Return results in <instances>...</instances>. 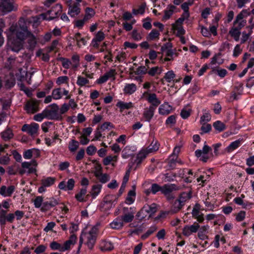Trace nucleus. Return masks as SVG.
Returning <instances> with one entry per match:
<instances>
[{
  "label": "nucleus",
  "instance_id": "nucleus-8",
  "mask_svg": "<svg viewBox=\"0 0 254 254\" xmlns=\"http://www.w3.org/2000/svg\"><path fill=\"white\" fill-rule=\"evenodd\" d=\"M80 4L78 2H75L73 4H68V14L71 17H75L80 13Z\"/></svg>",
  "mask_w": 254,
  "mask_h": 254
},
{
  "label": "nucleus",
  "instance_id": "nucleus-4",
  "mask_svg": "<svg viewBox=\"0 0 254 254\" xmlns=\"http://www.w3.org/2000/svg\"><path fill=\"white\" fill-rule=\"evenodd\" d=\"M157 210V204L152 203L151 205H145L137 213L136 216L137 217H141L140 220H142L144 216H141L144 214V212H146L150 214V215L154 214Z\"/></svg>",
  "mask_w": 254,
  "mask_h": 254
},
{
  "label": "nucleus",
  "instance_id": "nucleus-37",
  "mask_svg": "<svg viewBox=\"0 0 254 254\" xmlns=\"http://www.w3.org/2000/svg\"><path fill=\"white\" fill-rule=\"evenodd\" d=\"M172 28L174 30H177V36H180L185 33V30L182 26H178L176 24H172Z\"/></svg>",
  "mask_w": 254,
  "mask_h": 254
},
{
  "label": "nucleus",
  "instance_id": "nucleus-20",
  "mask_svg": "<svg viewBox=\"0 0 254 254\" xmlns=\"http://www.w3.org/2000/svg\"><path fill=\"white\" fill-rule=\"evenodd\" d=\"M234 25L229 32V34L234 38V39L238 41L239 39L240 36L241 35L240 30L238 29Z\"/></svg>",
  "mask_w": 254,
  "mask_h": 254
},
{
  "label": "nucleus",
  "instance_id": "nucleus-19",
  "mask_svg": "<svg viewBox=\"0 0 254 254\" xmlns=\"http://www.w3.org/2000/svg\"><path fill=\"white\" fill-rule=\"evenodd\" d=\"M148 154V152L146 151L145 149L141 150L137 154L136 159L134 161V163H135L137 165H139Z\"/></svg>",
  "mask_w": 254,
  "mask_h": 254
},
{
  "label": "nucleus",
  "instance_id": "nucleus-58",
  "mask_svg": "<svg viewBox=\"0 0 254 254\" xmlns=\"http://www.w3.org/2000/svg\"><path fill=\"white\" fill-rule=\"evenodd\" d=\"M75 181L73 179H70L66 183V190H72L74 186Z\"/></svg>",
  "mask_w": 254,
  "mask_h": 254
},
{
  "label": "nucleus",
  "instance_id": "nucleus-52",
  "mask_svg": "<svg viewBox=\"0 0 254 254\" xmlns=\"http://www.w3.org/2000/svg\"><path fill=\"white\" fill-rule=\"evenodd\" d=\"M89 83V80L86 78L81 77L78 76L77 84L81 86H84L85 84Z\"/></svg>",
  "mask_w": 254,
  "mask_h": 254
},
{
  "label": "nucleus",
  "instance_id": "nucleus-14",
  "mask_svg": "<svg viewBox=\"0 0 254 254\" xmlns=\"http://www.w3.org/2000/svg\"><path fill=\"white\" fill-rule=\"evenodd\" d=\"M147 101L151 104L150 106L153 107L155 109L161 103L160 101L157 98V96L155 93L149 94Z\"/></svg>",
  "mask_w": 254,
  "mask_h": 254
},
{
  "label": "nucleus",
  "instance_id": "nucleus-2",
  "mask_svg": "<svg viewBox=\"0 0 254 254\" xmlns=\"http://www.w3.org/2000/svg\"><path fill=\"white\" fill-rule=\"evenodd\" d=\"M44 111L46 118L49 120H61L62 119L59 112V108L56 104L49 106Z\"/></svg>",
  "mask_w": 254,
  "mask_h": 254
},
{
  "label": "nucleus",
  "instance_id": "nucleus-64",
  "mask_svg": "<svg viewBox=\"0 0 254 254\" xmlns=\"http://www.w3.org/2000/svg\"><path fill=\"white\" fill-rule=\"evenodd\" d=\"M145 5L142 4L137 10L134 9L133 12L135 14H137L138 13L143 14L145 11Z\"/></svg>",
  "mask_w": 254,
  "mask_h": 254
},
{
  "label": "nucleus",
  "instance_id": "nucleus-10",
  "mask_svg": "<svg viewBox=\"0 0 254 254\" xmlns=\"http://www.w3.org/2000/svg\"><path fill=\"white\" fill-rule=\"evenodd\" d=\"M25 109L28 113H34L39 110V102L35 100H31L27 102Z\"/></svg>",
  "mask_w": 254,
  "mask_h": 254
},
{
  "label": "nucleus",
  "instance_id": "nucleus-11",
  "mask_svg": "<svg viewBox=\"0 0 254 254\" xmlns=\"http://www.w3.org/2000/svg\"><path fill=\"white\" fill-rule=\"evenodd\" d=\"M32 21L29 19H25L23 18H20L18 21V24L19 26V29L25 32L26 34L28 32H30L28 30V27L31 24Z\"/></svg>",
  "mask_w": 254,
  "mask_h": 254
},
{
  "label": "nucleus",
  "instance_id": "nucleus-38",
  "mask_svg": "<svg viewBox=\"0 0 254 254\" xmlns=\"http://www.w3.org/2000/svg\"><path fill=\"white\" fill-rule=\"evenodd\" d=\"M72 66L74 69H76L79 65V57L78 55H74L72 56Z\"/></svg>",
  "mask_w": 254,
  "mask_h": 254
},
{
  "label": "nucleus",
  "instance_id": "nucleus-46",
  "mask_svg": "<svg viewBox=\"0 0 254 254\" xmlns=\"http://www.w3.org/2000/svg\"><path fill=\"white\" fill-rule=\"evenodd\" d=\"M175 77V74L172 70L169 71L166 74L164 78H165L167 82H170Z\"/></svg>",
  "mask_w": 254,
  "mask_h": 254
},
{
  "label": "nucleus",
  "instance_id": "nucleus-16",
  "mask_svg": "<svg viewBox=\"0 0 254 254\" xmlns=\"http://www.w3.org/2000/svg\"><path fill=\"white\" fill-rule=\"evenodd\" d=\"M15 190L13 186H10L6 188V186H2L0 189V194L3 196H10Z\"/></svg>",
  "mask_w": 254,
  "mask_h": 254
},
{
  "label": "nucleus",
  "instance_id": "nucleus-48",
  "mask_svg": "<svg viewBox=\"0 0 254 254\" xmlns=\"http://www.w3.org/2000/svg\"><path fill=\"white\" fill-rule=\"evenodd\" d=\"M101 188V186L100 185H94L92 187L91 195L95 197L98 195V194L100 192V190Z\"/></svg>",
  "mask_w": 254,
  "mask_h": 254
},
{
  "label": "nucleus",
  "instance_id": "nucleus-41",
  "mask_svg": "<svg viewBox=\"0 0 254 254\" xmlns=\"http://www.w3.org/2000/svg\"><path fill=\"white\" fill-rule=\"evenodd\" d=\"M59 60L62 62L63 66L66 69L69 68L70 65H72L71 62L67 59L61 57Z\"/></svg>",
  "mask_w": 254,
  "mask_h": 254
},
{
  "label": "nucleus",
  "instance_id": "nucleus-35",
  "mask_svg": "<svg viewBox=\"0 0 254 254\" xmlns=\"http://www.w3.org/2000/svg\"><path fill=\"white\" fill-rule=\"evenodd\" d=\"M123 225V221L121 220H119L118 218L110 224V226L113 229H120L121 228Z\"/></svg>",
  "mask_w": 254,
  "mask_h": 254
},
{
  "label": "nucleus",
  "instance_id": "nucleus-63",
  "mask_svg": "<svg viewBox=\"0 0 254 254\" xmlns=\"http://www.w3.org/2000/svg\"><path fill=\"white\" fill-rule=\"evenodd\" d=\"M96 150V147L93 145L88 146L86 149V152L89 155H92Z\"/></svg>",
  "mask_w": 254,
  "mask_h": 254
},
{
  "label": "nucleus",
  "instance_id": "nucleus-34",
  "mask_svg": "<svg viewBox=\"0 0 254 254\" xmlns=\"http://www.w3.org/2000/svg\"><path fill=\"white\" fill-rule=\"evenodd\" d=\"M241 141L239 140H236L233 142H232L229 146L227 148V150L228 152H230L235 149L237 148L240 144Z\"/></svg>",
  "mask_w": 254,
  "mask_h": 254
},
{
  "label": "nucleus",
  "instance_id": "nucleus-1",
  "mask_svg": "<svg viewBox=\"0 0 254 254\" xmlns=\"http://www.w3.org/2000/svg\"><path fill=\"white\" fill-rule=\"evenodd\" d=\"M100 226V223H97L94 226L90 231L88 232H82L79 239V246L77 252L80 251L81 246L83 243V239L86 240V244L89 249H92L96 242L97 236L98 233V228Z\"/></svg>",
  "mask_w": 254,
  "mask_h": 254
},
{
  "label": "nucleus",
  "instance_id": "nucleus-43",
  "mask_svg": "<svg viewBox=\"0 0 254 254\" xmlns=\"http://www.w3.org/2000/svg\"><path fill=\"white\" fill-rule=\"evenodd\" d=\"M213 126L216 130L219 131L223 130L225 128V125L219 121L215 122L213 124Z\"/></svg>",
  "mask_w": 254,
  "mask_h": 254
},
{
  "label": "nucleus",
  "instance_id": "nucleus-59",
  "mask_svg": "<svg viewBox=\"0 0 254 254\" xmlns=\"http://www.w3.org/2000/svg\"><path fill=\"white\" fill-rule=\"evenodd\" d=\"M191 111L190 109H189V110H186V109H183L181 112V116L183 119H187L190 116Z\"/></svg>",
  "mask_w": 254,
  "mask_h": 254
},
{
  "label": "nucleus",
  "instance_id": "nucleus-60",
  "mask_svg": "<svg viewBox=\"0 0 254 254\" xmlns=\"http://www.w3.org/2000/svg\"><path fill=\"white\" fill-rule=\"evenodd\" d=\"M42 201L43 197L42 196L36 197L34 201L35 206L39 208L41 206Z\"/></svg>",
  "mask_w": 254,
  "mask_h": 254
},
{
  "label": "nucleus",
  "instance_id": "nucleus-27",
  "mask_svg": "<svg viewBox=\"0 0 254 254\" xmlns=\"http://www.w3.org/2000/svg\"><path fill=\"white\" fill-rule=\"evenodd\" d=\"M13 134L12 130L10 129H7L1 133V137L3 140L7 141L13 137Z\"/></svg>",
  "mask_w": 254,
  "mask_h": 254
},
{
  "label": "nucleus",
  "instance_id": "nucleus-18",
  "mask_svg": "<svg viewBox=\"0 0 254 254\" xmlns=\"http://www.w3.org/2000/svg\"><path fill=\"white\" fill-rule=\"evenodd\" d=\"M26 36L29 38L28 40L29 49L33 50L35 47L37 43L36 38L31 32H28Z\"/></svg>",
  "mask_w": 254,
  "mask_h": 254
},
{
  "label": "nucleus",
  "instance_id": "nucleus-55",
  "mask_svg": "<svg viewBox=\"0 0 254 254\" xmlns=\"http://www.w3.org/2000/svg\"><path fill=\"white\" fill-rule=\"evenodd\" d=\"M44 118H46L44 110L42 113L38 114L34 116V120L38 122H41Z\"/></svg>",
  "mask_w": 254,
  "mask_h": 254
},
{
  "label": "nucleus",
  "instance_id": "nucleus-25",
  "mask_svg": "<svg viewBox=\"0 0 254 254\" xmlns=\"http://www.w3.org/2000/svg\"><path fill=\"white\" fill-rule=\"evenodd\" d=\"M250 14V12H249L247 10L244 9L236 17L235 21L233 22V25H235L236 23L239 22V21L242 20L244 17L249 15Z\"/></svg>",
  "mask_w": 254,
  "mask_h": 254
},
{
  "label": "nucleus",
  "instance_id": "nucleus-31",
  "mask_svg": "<svg viewBox=\"0 0 254 254\" xmlns=\"http://www.w3.org/2000/svg\"><path fill=\"white\" fill-rule=\"evenodd\" d=\"M39 125L36 123H32L30 125L28 133L31 135H33L37 132Z\"/></svg>",
  "mask_w": 254,
  "mask_h": 254
},
{
  "label": "nucleus",
  "instance_id": "nucleus-24",
  "mask_svg": "<svg viewBox=\"0 0 254 254\" xmlns=\"http://www.w3.org/2000/svg\"><path fill=\"white\" fill-rule=\"evenodd\" d=\"M117 106L120 108V112H122L125 109H129L133 107V105L131 102L124 103L122 101H120L117 103Z\"/></svg>",
  "mask_w": 254,
  "mask_h": 254
},
{
  "label": "nucleus",
  "instance_id": "nucleus-62",
  "mask_svg": "<svg viewBox=\"0 0 254 254\" xmlns=\"http://www.w3.org/2000/svg\"><path fill=\"white\" fill-rule=\"evenodd\" d=\"M199 227L200 226L198 223H194L193 225L190 226H189V228H190L191 233H195L197 232Z\"/></svg>",
  "mask_w": 254,
  "mask_h": 254
},
{
  "label": "nucleus",
  "instance_id": "nucleus-56",
  "mask_svg": "<svg viewBox=\"0 0 254 254\" xmlns=\"http://www.w3.org/2000/svg\"><path fill=\"white\" fill-rule=\"evenodd\" d=\"M105 38V34L102 31H99L95 35V37L94 38L96 41L100 42L103 41Z\"/></svg>",
  "mask_w": 254,
  "mask_h": 254
},
{
  "label": "nucleus",
  "instance_id": "nucleus-49",
  "mask_svg": "<svg viewBox=\"0 0 254 254\" xmlns=\"http://www.w3.org/2000/svg\"><path fill=\"white\" fill-rule=\"evenodd\" d=\"M202 127H201V134L207 133L209 132L211 129V126L210 124H206V123L201 124Z\"/></svg>",
  "mask_w": 254,
  "mask_h": 254
},
{
  "label": "nucleus",
  "instance_id": "nucleus-21",
  "mask_svg": "<svg viewBox=\"0 0 254 254\" xmlns=\"http://www.w3.org/2000/svg\"><path fill=\"white\" fill-rule=\"evenodd\" d=\"M159 144L156 140H153L151 144L145 149L148 153L156 151L159 149Z\"/></svg>",
  "mask_w": 254,
  "mask_h": 254
},
{
  "label": "nucleus",
  "instance_id": "nucleus-32",
  "mask_svg": "<svg viewBox=\"0 0 254 254\" xmlns=\"http://www.w3.org/2000/svg\"><path fill=\"white\" fill-rule=\"evenodd\" d=\"M134 218V215L132 213H126L122 216V220L125 223L131 222Z\"/></svg>",
  "mask_w": 254,
  "mask_h": 254
},
{
  "label": "nucleus",
  "instance_id": "nucleus-47",
  "mask_svg": "<svg viewBox=\"0 0 254 254\" xmlns=\"http://www.w3.org/2000/svg\"><path fill=\"white\" fill-rule=\"evenodd\" d=\"M50 248L53 250H59L60 252L63 250L62 245L55 241L50 244Z\"/></svg>",
  "mask_w": 254,
  "mask_h": 254
},
{
  "label": "nucleus",
  "instance_id": "nucleus-9",
  "mask_svg": "<svg viewBox=\"0 0 254 254\" xmlns=\"http://www.w3.org/2000/svg\"><path fill=\"white\" fill-rule=\"evenodd\" d=\"M62 12V6L60 4H57L52 8L47 11V13L50 15L48 20H52L56 18Z\"/></svg>",
  "mask_w": 254,
  "mask_h": 254
},
{
  "label": "nucleus",
  "instance_id": "nucleus-54",
  "mask_svg": "<svg viewBox=\"0 0 254 254\" xmlns=\"http://www.w3.org/2000/svg\"><path fill=\"white\" fill-rule=\"evenodd\" d=\"M0 101L2 104V109L7 110L10 106L11 102L10 100H3L2 98H0Z\"/></svg>",
  "mask_w": 254,
  "mask_h": 254
},
{
  "label": "nucleus",
  "instance_id": "nucleus-61",
  "mask_svg": "<svg viewBox=\"0 0 254 254\" xmlns=\"http://www.w3.org/2000/svg\"><path fill=\"white\" fill-rule=\"evenodd\" d=\"M176 123V117L174 115L170 116L166 121L167 125H174Z\"/></svg>",
  "mask_w": 254,
  "mask_h": 254
},
{
  "label": "nucleus",
  "instance_id": "nucleus-44",
  "mask_svg": "<svg viewBox=\"0 0 254 254\" xmlns=\"http://www.w3.org/2000/svg\"><path fill=\"white\" fill-rule=\"evenodd\" d=\"M157 229V227L156 226H152L147 231V232L143 234L141 236V238L143 239H145L147 238L149 235H150L151 234L154 233L155 231H156Z\"/></svg>",
  "mask_w": 254,
  "mask_h": 254
},
{
  "label": "nucleus",
  "instance_id": "nucleus-17",
  "mask_svg": "<svg viewBox=\"0 0 254 254\" xmlns=\"http://www.w3.org/2000/svg\"><path fill=\"white\" fill-rule=\"evenodd\" d=\"M172 107L168 103H164L159 108V113L162 115H167L170 114Z\"/></svg>",
  "mask_w": 254,
  "mask_h": 254
},
{
  "label": "nucleus",
  "instance_id": "nucleus-6",
  "mask_svg": "<svg viewBox=\"0 0 254 254\" xmlns=\"http://www.w3.org/2000/svg\"><path fill=\"white\" fill-rule=\"evenodd\" d=\"M9 31L12 34L15 35L16 39L20 40L22 42L25 39L26 36V33L24 32L15 26H11L9 28Z\"/></svg>",
  "mask_w": 254,
  "mask_h": 254
},
{
  "label": "nucleus",
  "instance_id": "nucleus-53",
  "mask_svg": "<svg viewBox=\"0 0 254 254\" xmlns=\"http://www.w3.org/2000/svg\"><path fill=\"white\" fill-rule=\"evenodd\" d=\"M211 120V116L209 113H205L200 118V124L206 123Z\"/></svg>",
  "mask_w": 254,
  "mask_h": 254
},
{
  "label": "nucleus",
  "instance_id": "nucleus-50",
  "mask_svg": "<svg viewBox=\"0 0 254 254\" xmlns=\"http://www.w3.org/2000/svg\"><path fill=\"white\" fill-rule=\"evenodd\" d=\"M150 191L154 194H155L159 191H161L162 192V187H161L157 184H153Z\"/></svg>",
  "mask_w": 254,
  "mask_h": 254
},
{
  "label": "nucleus",
  "instance_id": "nucleus-45",
  "mask_svg": "<svg viewBox=\"0 0 254 254\" xmlns=\"http://www.w3.org/2000/svg\"><path fill=\"white\" fill-rule=\"evenodd\" d=\"M33 151L36 152L37 153L38 155L39 154V150H38L35 149H29V150H26L24 152V155H23L25 159H30V158H31L32 157V153H33Z\"/></svg>",
  "mask_w": 254,
  "mask_h": 254
},
{
  "label": "nucleus",
  "instance_id": "nucleus-23",
  "mask_svg": "<svg viewBox=\"0 0 254 254\" xmlns=\"http://www.w3.org/2000/svg\"><path fill=\"white\" fill-rule=\"evenodd\" d=\"M85 14L83 17L84 20L87 21L89 19H90L92 17H93L95 14V11L94 9L90 7H86L85 9Z\"/></svg>",
  "mask_w": 254,
  "mask_h": 254
},
{
  "label": "nucleus",
  "instance_id": "nucleus-29",
  "mask_svg": "<svg viewBox=\"0 0 254 254\" xmlns=\"http://www.w3.org/2000/svg\"><path fill=\"white\" fill-rule=\"evenodd\" d=\"M183 206H184L183 204L176 199L172 207L171 212L173 213H177L182 208Z\"/></svg>",
  "mask_w": 254,
  "mask_h": 254
},
{
  "label": "nucleus",
  "instance_id": "nucleus-36",
  "mask_svg": "<svg viewBox=\"0 0 254 254\" xmlns=\"http://www.w3.org/2000/svg\"><path fill=\"white\" fill-rule=\"evenodd\" d=\"M55 181L54 178L48 177L42 180V185L44 186L49 187L52 185Z\"/></svg>",
  "mask_w": 254,
  "mask_h": 254
},
{
  "label": "nucleus",
  "instance_id": "nucleus-13",
  "mask_svg": "<svg viewBox=\"0 0 254 254\" xmlns=\"http://www.w3.org/2000/svg\"><path fill=\"white\" fill-rule=\"evenodd\" d=\"M76 239L77 238L75 235H71L69 239L65 241L63 245H62L63 250H62V252H64L66 250H69L71 245H73L75 243Z\"/></svg>",
  "mask_w": 254,
  "mask_h": 254
},
{
  "label": "nucleus",
  "instance_id": "nucleus-12",
  "mask_svg": "<svg viewBox=\"0 0 254 254\" xmlns=\"http://www.w3.org/2000/svg\"><path fill=\"white\" fill-rule=\"evenodd\" d=\"M180 190V187L175 184H166L162 187V193L167 194L168 193H173L174 191Z\"/></svg>",
  "mask_w": 254,
  "mask_h": 254
},
{
  "label": "nucleus",
  "instance_id": "nucleus-3",
  "mask_svg": "<svg viewBox=\"0 0 254 254\" xmlns=\"http://www.w3.org/2000/svg\"><path fill=\"white\" fill-rule=\"evenodd\" d=\"M17 5L10 0H1L0 2V11L3 13L9 12L12 10H16Z\"/></svg>",
  "mask_w": 254,
  "mask_h": 254
},
{
  "label": "nucleus",
  "instance_id": "nucleus-39",
  "mask_svg": "<svg viewBox=\"0 0 254 254\" xmlns=\"http://www.w3.org/2000/svg\"><path fill=\"white\" fill-rule=\"evenodd\" d=\"M86 191L87 190L85 188L81 189L80 192L76 194L75 198L80 202L83 201L84 198L83 196L85 195Z\"/></svg>",
  "mask_w": 254,
  "mask_h": 254
},
{
  "label": "nucleus",
  "instance_id": "nucleus-51",
  "mask_svg": "<svg viewBox=\"0 0 254 254\" xmlns=\"http://www.w3.org/2000/svg\"><path fill=\"white\" fill-rule=\"evenodd\" d=\"M60 90V88H57L53 90L52 96L54 99H59L61 98L62 94Z\"/></svg>",
  "mask_w": 254,
  "mask_h": 254
},
{
  "label": "nucleus",
  "instance_id": "nucleus-22",
  "mask_svg": "<svg viewBox=\"0 0 254 254\" xmlns=\"http://www.w3.org/2000/svg\"><path fill=\"white\" fill-rule=\"evenodd\" d=\"M191 197V192L190 191L188 192H183L180 194L179 199H178V201H179L181 203L184 205L185 202L188 200L190 199Z\"/></svg>",
  "mask_w": 254,
  "mask_h": 254
},
{
  "label": "nucleus",
  "instance_id": "nucleus-15",
  "mask_svg": "<svg viewBox=\"0 0 254 254\" xmlns=\"http://www.w3.org/2000/svg\"><path fill=\"white\" fill-rule=\"evenodd\" d=\"M156 109L153 107L149 106V108H145L143 114V117L146 121L149 122L154 116V113Z\"/></svg>",
  "mask_w": 254,
  "mask_h": 254
},
{
  "label": "nucleus",
  "instance_id": "nucleus-40",
  "mask_svg": "<svg viewBox=\"0 0 254 254\" xmlns=\"http://www.w3.org/2000/svg\"><path fill=\"white\" fill-rule=\"evenodd\" d=\"M160 34L156 29H153L149 33L147 39L149 40H153L156 38H158Z\"/></svg>",
  "mask_w": 254,
  "mask_h": 254
},
{
  "label": "nucleus",
  "instance_id": "nucleus-28",
  "mask_svg": "<svg viewBox=\"0 0 254 254\" xmlns=\"http://www.w3.org/2000/svg\"><path fill=\"white\" fill-rule=\"evenodd\" d=\"M210 150H211V147L205 145L203 147L202 150H197L195 151V154L197 157H199L201 155L202 153L204 155L207 154Z\"/></svg>",
  "mask_w": 254,
  "mask_h": 254
},
{
  "label": "nucleus",
  "instance_id": "nucleus-57",
  "mask_svg": "<svg viewBox=\"0 0 254 254\" xmlns=\"http://www.w3.org/2000/svg\"><path fill=\"white\" fill-rule=\"evenodd\" d=\"M68 78L66 76H63L59 77L57 80V83L59 85L64 83H67Z\"/></svg>",
  "mask_w": 254,
  "mask_h": 254
},
{
  "label": "nucleus",
  "instance_id": "nucleus-33",
  "mask_svg": "<svg viewBox=\"0 0 254 254\" xmlns=\"http://www.w3.org/2000/svg\"><path fill=\"white\" fill-rule=\"evenodd\" d=\"M176 8V6L173 5H169V9L165 11V14L163 18L165 19H169L173 14L174 10Z\"/></svg>",
  "mask_w": 254,
  "mask_h": 254
},
{
  "label": "nucleus",
  "instance_id": "nucleus-7",
  "mask_svg": "<svg viewBox=\"0 0 254 254\" xmlns=\"http://www.w3.org/2000/svg\"><path fill=\"white\" fill-rule=\"evenodd\" d=\"M8 45L10 49L13 52H18L23 47V42L13 38L9 41Z\"/></svg>",
  "mask_w": 254,
  "mask_h": 254
},
{
  "label": "nucleus",
  "instance_id": "nucleus-26",
  "mask_svg": "<svg viewBox=\"0 0 254 254\" xmlns=\"http://www.w3.org/2000/svg\"><path fill=\"white\" fill-rule=\"evenodd\" d=\"M136 90V85L134 84H129L127 85L124 88L125 94H131Z\"/></svg>",
  "mask_w": 254,
  "mask_h": 254
},
{
  "label": "nucleus",
  "instance_id": "nucleus-42",
  "mask_svg": "<svg viewBox=\"0 0 254 254\" xmlns=\"http://www.w3.org/2000/svg\"><path fill=\"white\" fill-rule=\"evenodd\" d=\"M112 244L109 242H105L103 246H101L100 249L102 251H110L113 249Z\"/></svg>",
  "mask_w": 254,
  "mask_h": 254
},
{
  "label": "nucleus",
  "instance_id": "nucleus-5",
  "mask_svg": "<svg viewBox=\"0 0 254 254\" xmlns=\"http://www.w3.org/2000/svg\"><path fill=\"white\" fill-rule=\"evenodd\" d=\"M173 45L170 42H167L164 44L161 48V52H158V54H162L163 55L165 54L166 57H172L173 55H175L176 57L178 56V54L175 53L172 50Z\"/></svg>",
  "mask_w": 254,
  "mask_h": 254
},
{
  "label": "nucleus",
  "instance_id": "nucleus-30",
  "mask_svg": "<svg viewBox=\"0 0 254 254\" xmlns=\"http://www.w3.org/2000/svg\"><path fill=\"white\" fill-rule=\"evenodd\" d=\"M79 143L77 141L72 139L69 143L68 148L71 152L75 151L78 148Z\"/></svg>",
  "mask_w": 254,
  "mask_h": 254
}]
</instances>
